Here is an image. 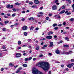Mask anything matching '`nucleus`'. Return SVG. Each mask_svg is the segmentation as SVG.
Returning a JSON list of instances; mask_svg holds the SVG:
<instances>
[{"label": "nucleus", "mask_w": 74, "mask_h": 74, "mask_svg": "<svg viewBox=\"0 0 74 74\" xmlns=\"http://www.w3.org/2000/svg\"><path fill=\"white\" fill-rule=\"evenodd\" d=\"M24 35L25 36H27V33L25 32L24 33Z\"/></svg>", "instance_id": "obj_28"}, {"label": "nucleus", "mask_w": 74, "mask_h": 74, "mask_svg": "<svg viewBox=\"0 0 74 74\" xmlns=\"http://www.w3.org/2000/svg\"><path fill=\"white\" fill-rule=\"evenodd\" d=\"M56 53L57 54H59V50H56Z\"/></svg>", "instance_id": "obj_13"}, {"label": "nucleus", "mask_w": 74, "mask_h": 74, "mask_svg": "<svg viewBox=\"0 0 74 74\" xmlns=\"http://www.w3.org/2000/svg\"><path fill=\"white\" fill-rule=\"evenodd\" d=\"M18 23H16L15 24V26H18Z\"/></svg>", "instance_id": "obj_54"}, {"label": "nucleus", "mask_w": 74, "mask_h": 74, "mask_svg": "<svg viewBox=\"0 0 74 74\" xmlns=\"http://www.w3.org/2000/svg\"><path fill=\"white\" fill-rule=\"evenodd\" d=\"M70 14H71V13L70 12H68V13H67V14H66L67 15H70Z\"/></svg>", "instance_id": "obj_55"}, {"label": "nucleus", "mask_w": 74, "mask_h": 74, "mask_svg": "<svg viewBox=\"0 0 74 74\" xmlns=\"http://www.w3.org/2000/svg\"><path fill=\"white\" fill-rule=\"evenodd\" d=\"M70 64L71 65V67H73V66H74V63H72L71 64Z\"/></svg>", "instance_id": "obj_35"}, {"label": "nucleus", "mask_w": 74, "mask_h": 74, "mask_svg": "<svg viewBox=\"0 0 74 74\" xmlns=\"http://www.w3.org/2000/svg\"><path fill=\"white\" fill-rule=\"evenodd\" d=\"M22 29L23 30H26L27 29V27L25 25L23 27Z\"/></svg>", "instance_id": "obj_5"}, {"label": "nucleus", "mask_w": 74, "mask_h": 74, "mask_svg": "<svg viewBox=\"0 0 74 74\" xmlns=\"http://www.w3.org/2000/svg\"><path fill=\"white\" fill-rule=\"evenodd\" d=\"M52 14L51 13L49 14V16H52Z\"/></svg>", "instance_id": "obj_49"}, {"label": "nucleus", "mask_w": 74, "mask_h": 74, "mask_svg": "<svg viewBox=\"0 0 74 74\" xmlns=\"http://www.w3.org/2000/svg\"><path fill=\"white\" fill-rule=\"evenodd\" d=\"M32 71L33 74H43L42 72L40 71L35 68H32Z\"/></svg>", "instance_id": "obj_2"}, {"label": "nucleus", "mask_w": 74, "mask_h": 74, "mask_svg": "<svg viewBox=\"0 0 74 74\" xmlns=\"http://www.w3.org/2000/svg\"><path fill=\"white\" fill-rule=\"evenodd\" d=\"M65 71H69V69L67 68H66L65 69Z\"/></svg>", "instance_id": "obj_40"}, {"label": "nucleus", "mask_w": 74, "mask_h": 74, "mask_svg": "<svg viewBox=\"0 0 74 74\" xmlns=\"http://www.w3.org/2000/svg\"><path fill=\"white\" fill-rule=\"evenodd\" d=\"M65 39L66 40V41H69V38H68L67 37H65Z\"/></svg>", "instance_id": "obj_25"}, {"label": "nucleus", "mask_w": 74, "mask_h": 74, "mask_svg": "<svg viewBox=\"0 0 74 74\" xmlns=\"http://www.w3.org/2000/svg\"><path fill=\"white\" fill-rule=\"evenodd\" d=\"M28 41V42H29V41H32V39H28L27 40Z\"/></svg>", "instance_id": "obj_43"}, {"label": "nucleus", "mask_w": 74, "mask_h": 74, "mask_svg": "<svg viewBox=\"0 0 74 74\" xmlns=\"http://www.w3.org/2000/svg\"><path fill=\"white\" fill-rule=\"evenodd\" d=\"M33 29H34V27L33 26H31L30 28V30H33Z\"/></svg>", "instance_id": "obj_15"}, {"label": "nucleus", "mask_w": 74, "mask_h": 74, "mask_svg": "<svg viewBox=\"0 0 74 74\" xmlns=\"http://www.w3.org/2000/svg\"><path fill=\"white\" fill-rule=\"evenodd\" d=\"M2 48L3 49H5V48H6L4 46H3Z\"/></svg>", "instance_id": "obj_53"}, {"label": "nucleus", "mask_w": 74, "mask_h": 74, "mask_svg": "<svg viewBox=\"0 0 74 74\" xmlns=\"http://www.w3.org/2000/svg\"><path fill=\"white\" fill-rule=\"evenodd\" d=\"M57 9H58V8H57L56 5H53L52 6V10H56Z\"/></svg>", "instance_id": "obj_3"}, {"label": "nucleus", "mask_w": 74, "mask_h": 74, "mask_svg": "<svg viewBox=\"0 0 74 74\" xmlns=\"http://www.w3.org/2000/svg\"><path fill=\"white\" fill-rule=\"evenodd\" d=\"M18 45H20V44H21V41H19L18 42Z\"/></svg>", "instance_id": "obj_30"}, {"label": "nucleus", "mask_w": 74, "mask_h": 74, "mask_svg": "<svg viewBox=\"0 0 74 74\" xmlns=\"http://www.w3.org/2000/svg\"><path fill=\"white\" fill-rule=\"evenodd\" d=\"M36 60V59L35 58H34L33 59V61H35Z\"/></svg>", "instance_id": "obj_61"}, {"label": "nucleus", "mask_w": 74, "mask_h": 74, "mask_svg": "<svg viewBox=\"0 0 74 74\" xmlns=\"http://www.w3.org/2000/svg\"><path fill=\"white\" fill-rule=\"evenodd\" d=\"M74 19L73 18H71L70 19V21H71V22L72 21H74Z\"/></svg>", "instance_id": "obj_34"}, {"label": "nucleus", "mask_w": 74, "mask_h": 74, "mask_svg": "<svg viewBox=\"0 0 74 74\" xmlns=\"http://www.w3.org/2000/svg\"><path fill=\"white\" fill-rule=\"evenodd\" d=\"M11 28H13V27H14V25H12L10 26Z\"/></svg>", "instance_id": "obj_51"}, {"label": "nucleus", "mask_w": 74, "mask_h": 74, "mask_svg": "<svg viewBox=\"0 0 74 74\" xmlns=\"http://www.w3.org/2000/svg\"><path fill=\"white\" fill-rule=\"evenodd\" d=\"M62 9H65V6H63L62 7Z\"/></svg>", "instance_id": "obj_36"}, {"label": "nucleus", "mask_w": 74, "mask_h": 74, "mask_svg": "<svg viewBox=\"0 0 74 74\" xmlns=\"http://www.w3.org/2000/svg\"><path fill=\"white\" fill-rule=\"evenodd\" d=\"M7 8H9L10 7H11V5H10V4L7 5H6Z\"/></svg>", "instance_id": "obj_18"}, {"label": "nucleus", "mask_w": 74, "mask_h": 74, "mask_svg": "<svg viewBox=\"0 0 74 74\" xmlns=\"http://www.w3.org/2000/svg\"><path fill=\"white\" fill-rule=\"evenodd\" d=\"M22 14H25V11H23L22 12Z\"/></svg>", "instance_id": "obj_57"}, {"label": "nucleus", "mask_w": 74, "mask_h": 74, "mask_svg": "<svg viewBox=\"0 0 74 74\" xmlns=\"http://www.w3.org/2000/svg\"><path fill=\"white\" fill-rule=\"evenodd\" d=\"M3 31V32H5L6 31V28H4L2 29Z\"/></svg>", "instance_id": "obj_31"}, {"label": "nucleus", "mask_w": 74, "mask_h": 74, "mask_svg": "<svg viewBox=\"0 0 74 74\" xmlns=\"http://www.w3.org/2000/svg\"><path fill=\"white\" fill-rule=\"evenodd\" d=\"M59 1L58 0H56L55 2L54 3H57V2H58Z\"/></svg>", "instance_id": "obj_45"}, {"label": "nucleus", "mask_w": 74, "mask_h": 74, "mask_svg": "<svg viewBox=\"0 0 74 74\" xmlns=\"http://www.w3.org/2000/svg\"><path fill=\"white\" fill-rule=\"evenodd\" d=\"M1 15H5V14L4 13H1L0 14Z\"/></svg>", "instance_id": "obj_42"}, {"label": "nucleus", "mask_w": 74, "mask_h": 74, "mask_svg": "<svg viewBox=\"0 0 74 74\" xmlns=\"http://www.w3.org/2000/svg\"><path fill=\"white\" fill-rule=\"evenodd\" d=\"M36 49L37 50H39L40 49V48L39 46H38L36 47Z\"/></svg>", "instance_id": "obj_23"}, {"label": "nucleus", "mask_w": 74, "mask_h": 74, "mask_svg": "<svg viewBox=\"0 0 74 74\" xmlns=\"http://www.w3.org/2000/svg\"><path fill=\"white\" fill-rule=\"evenodd\" d=\"M28 60H30L32 59V57H30L29 58H28Z\"/></svg>", "instance_id": "obj_29"}, {"label": "nucleus", "mask_w": 74, "mask_h": 74, "mask_svg": "<svg viewBox=\"0 0 74 74\" xmlns=\"http://www.w3.org/2000/svg\"><path fill=\"white\" fill-rule=\"evenodd\" d=\"M64 12H65V10H62V11L60 12L59 13L60 14H63Z\"/></svg>", "instance_id": "obj_11"}, {"label": "nucleus", "mask_w": 74, "mask_h": 74, "mask_svg": "<svg viewBox=\"0 0 74 74\" xmlns=\"http://www.w3.org/2000/svg\"><path fill=\"white\" fill-rule=\"evenodd\" d=\"M72 52V51H69V52H66L65 51H63L62 53V54L64 55V54H69V53H71Z\"/></svg>", "instance_id": "obj_4"}, {"label": "nucleus", "mask_w": 74, "mask_h": 74, "mask_svg": "<svg viewBox=\"0 0 74 74\" xmlns=\"http://www.w3.org/2000/svg\"><path fill=\"white\" fill-rule=\"evenodd\" d=\"M9 65L10 67H13V66H14V65L13 64H12V63H10L9 64Z\"/></svg>", "instance_id": "obj_12"}, {"label": "nucleus", "mask_w": 74, "mask_h": 74, "mask_svg": "<svg viewBox=\"0 0 74 74\" xmlns=\"http://www.w3.org/2000/svg\"><path fill=\"white\" fill-rule=\"evenodd\" d=\"M46 38H47V39L51 40V39H52V36H46Z\"/></svg>", "instance_id": "obj_6"}, {"label": "nucleus", "mask_w": 74, "mask_h": 74, "mask_svg": "<svg viewBox=\"0 0 74 74\" xmlns=\"http://www.w3.org/2000/svg\"><path fill=\"white\" fill-rule=\"evenodd\" d=\"M49 33H50V34H53V32H52V31L49 32Z\"/></svg>", "instance_id": "obj_63"}, {"label": "nucleus", "mask_w": 74, "mask_h": 74, "mask_svg": "<svg viewBox=\"0 0 74 74\" xmlns=\"http://www.w3.org/2000/svg\"><path fill=\"white\" fill-rule=\"evenodd\" d=\"M68 3H69V4H71V0H70V1Z\"/></svg>", "instance_id": "obj_56"}, {"label": "nucleus", "mask_w": 74, "mask_h": 74, "mask_svg": "<svg viewBox=\"0 0 74 74\" xmlns=\"http://www.w3.org/2000/svg\"><path fill=\"white\" fill-rule=\"evenodd\" d=\"M71 9H66V11H70Z\"/></svg>", "instance_id": "obj_41"}, {"label": "nucleus", "mask_w": 74, "mask_h": 74, "mask_svg": "<svg viewBox=\"0 0 74 74\" xmlns=\"http://www.w3.org/2000/svg\"><path fill=\"white\" fill-rule=\"evenodd\" d=\"M50 18H49V17H47L45 19L46 20H48Z\"/></svg>", "instance_id": "obj_26"}, {"label": "nucleus", "mask_w": 74, "mask_h": 74, "mask_svg": "<svg viewBox=\"0 0 74 74\" xmlns=\"http://www.w3.org/2000/svg\"><path fill=\"white\" fill-rule=\"evenodd\" d=\"M4 70V68H2L1 69V71H3Z\"/></svg>", "instance_id": "obj_62"}, {"label": "nucleus", "mask_w": 74, "mask_h": 74, "mask_svg": "<svg viewBox=\"0 0 74 74\" xmlns=\"http://www.w3.org/2000/svg\"><path fill=\"white\" fill-rule=\"evenodd\" d=\"M3 17L4 18H5L6 19H7V18H8V17L7 16H4Z\"/></svg>", "instance_id": "obj_38"}, {"label": "nucleus", "mask_w": 74, "mask_h": 74, "mask_svg": "<svg viewBox=\"0 0 74 74\" xmlns=\"http://www.w3.org/2000/svg\"><path fill=\"white\" fill-rule=\"evenodd\" d=\"M43 56H44V55H43L42 54H41V55H39V57H40V58H41L42 57H43Z\"/></svg>", "instance_id": "obj_27"}, {"label": "nucleus", "mask_w": 74, "mask_h": 74, "mask_svg": "<svg viewBox=\"0 0 74 74\" xmlns=\"http://www.w3.org/2000/svg\"><path fill=\"white\" fill-rule=\"evenodd\" d=\"M9 22V21H5V24H7V23H8Z\"/></svg>", "instance_id": "obj_21"}, {"label": "nucleus", "mask_w": 74, "mask_h": 74, "mask_svg": "<svg viewBox=\"0 0 74 74\" xmlns=\"http://www.w3.org/2000/svg\"><path fill=\"white\" fill-rule=\"evenodd\" d=\"M29 4H31V5H32V4H33V2H29Z\"/></svg>", "instance_id": "obj_39"}, {"label": "nucleus", "mask_w": 74, "mask_h": 74, "mask_svg": "<svg viewBox=\"0 0 74 74\" xmlns=\"http://www.w3.org/2000/svg\"><path fill=\"white\" fill-rule=\"evenodd\" d=\"M50 45L49 46V47H52L53 46V42H50Z\"/></svg>", "instance_id": "obj_10"}, {"label": "nucleus", "mask_w": 74, "mask_h": 74, "mask_svg": "<svg viewBox=\"0 0 74 74\" xmlns=\"http://www.w3.org/2000/svg\"><path fill=\"white\" fill-rule=\"evenodd\" d=\"M29 21H33V20H34V18L33 17H30L29 18Z\"/></svg>", "instance_id": "obj_9"}, {"label": "nucleus", "mask_w": 74, "mask_h": 74, "mask_svg": "<svg viewBox=\"0 0 74 74\" xmlns=\"http://www.w3.org/2000/svg\"><path fill=\"white\" fill-rule=\"evenodd\" d=\"M71 62H74V59H72L71 60Z\"/></svg>", "instance_id": "obj_33"}, {"label": "nucleus", "mask_w": 74, "mask_h": 74, "mask_svg": "<svg viewBox=\"0 0 74 74\" xmlns=\"http://www.w3.org/2000/svg\"><path fill=\"white\" fill-rule=\"evenodd\" d=\"M28 60H29L28 58H26L25 59V61L26 62H27V61H28Z\"/></svg>", "instance_id": "obj_22"}, {"label": "nucleus", "mask_w": 74, "mask_h": 74, "mask_svg": "<svg viewBox=\"0 0 74 74\" xmlns=\"http://www.w3.org/2000/svg\"><path fill=\"white\" fill-rule=\"evenodd\" d=\"M58 27H55L54 28V29L55 30H58Z\"/></svg>", "instance_id": "obj_46"}, {"label": "nucleus", "mask_w": 74, "mask_h": 74, "mask_svg": "<svg viewBox=\"0 0 74 74\" xmlns=\"http://www.w3.org/2000/svg\"><path fill=\"white\" fill-rule=\"evenodd\" d=\"M42 49H45V48L43 47H42Z\"/></svg>", "instance_id": "obj_59"}, {"label": "nucleus", "mask_w": 74, "mask_h": 74, "mask_svg": "<svg viewBox=\"0 0 74 74\" xmlns=\"http://www.w3.org/2000/svg\"><path fill=\"white\" fill-rule=\"evenodd\" d=\"M7 15L8 16H10V14H7Z\"/></svg>", "instance_id": "obj_64"}, {"label": "nucleus", "mask_w": 74, "mask_h": 74, "mask_svg": "<svg viewBox=\"0 0 74 74\" xmlns=\"http://www.w3.org/2000/svg\"><path fill=\"white\" fill-rule=\"evenodd\" d=\"M44 47H47V45H45L43 46Z\"/></svg>", "instance_id": "obj_50"}, {"label": "nucleus", "mask_w": 74, "mask_h": 74, "mask_svg": "<svg viewBox=\"0 0 74 74\" xmlns=\"http://www.w3.org/2000/svg\"><path fill=\"white\" fill-rule=\"evenodd\" d=\"M64 47H69V46L68 45H65L63 46Z\"/></svg>", "instance_id": "obj_14"}, {"label": "nucleus", "mask_w": 74, "mask_h": 74, "mask_svg": "<svg viewBox=\"0 0 74 74\" xmlns=\"http://www.w3.org/2000/svg\"><path fill=\"white\" fill-rule=\"evenodd\" d=\"M23 67H27V65L26 64H24L23 65Z\"/></svg>", "instance_id": "obj_16"}, {"label": "nucleus", "mask_w": 74, "mask_h": 74, "mask_svg": "<svg viewBox=\"0 0 74 74\" xmlns=\"http://www.w3.org/2000/svg\"><path fill=\"white\" fill-rule=\"evenodd\" d=\"M15 4L16 5H21V4L19 3L18 2L16 3H15Z\"/></svg>", "instance_id": "obj_17"}, {"label": "nucleus", "mask_w": 74, "mask_h": 74, "mask_svg": "<svg viewBox=\"0 0 74 74\" xmlns=\"http://www.w3.org/2000/svg\"><path fill=\"white\" fill-rule=\"evenodd\" d=\"M67 66L68 67H69V68H71V65H70V64L67 65Z\"/></svg>", "instance_id": "obj_19"}, {"label": "nucleus", "mask_w": 74, "mask_h": 74, "mask_svg": "<svg viewBox=\"0 0 74 74\" xmlns=\"http://www.w3.org/2000/svg\"><path fill=\"white\" fill-rule=\"evenodd\" d=\"M19 71H20V70H18L16 71V73H19Z\"/></svg>", "instance_id": "obj_37"}, {"label": "nucleus", "mask_w": 74, "mask_h": 74, "mask_svg": "<svg viewBox=\"0 0 74 74\" xmlns=\"http://www.w3.org/2000/svg\"><path fill=\"white\" fill-rule=\"evenodd\" d=\"M59 4H60V3H56V5H59Z\"/></svg>", "instance_id": "obj_52"}, {"label": "nucleus", "mask_w": 74, "mask_h": 74, "mask_svg": "<svg viewBox=\"0 0 74 74\" xmlns=\"http://www.w3.org/2000/svg\"><path fill=\"white\" fill-rule=\"evenodd\" d=\"M40 14H41L42 15H43V13L41 12H40L39 13Z\"/></svg>", "instance_id": "obj_44"}, {"label": "nucleus", "mask_w": 74, "mask_h": 74, "mask_svg": "<svg viewBox=\"0 0 74 74\" xmlns=\"http://www.w3.org/2000/svg\"><path fill=\"white\" fill-rule=\"evenodd\" d=\"M39 29V28H36L35 29V30H38Z\"/></svg>", "instance_id": "obj_47"}, {"label": "nucleus", "mask_w": 74, "mask_h": 74, "mask_svg": "<svg viewBox=\"0 0 74 74\" xmlns=\"http://www.w3.org/2000/svg\"><path fill=\"white\" fill-rule=\"evenodd\" d=\"M12 10L14 11H16V9H15V8L13 9Z\"/></svg>", "instance_id": "obj_48"}, {"label": "nucleus", "mask_w": 74, "mask_h": 74, "mask_svg": "<svg viewBox=\"0 0 74 74\" xmlns=\"http://www.w3.org/2000/svg\"><path fill=\"white\" fill-rule=\"evenodd\" d=\"M61 18V17H60V16H58L57 17V19H59L60 18Z\"/></svg>", "instance_id": "obj_58"}, {"label": "nucleus", "mask_w": 74, "mask_h": 74, "mask_svg": "<svg viewBox=\"0 0 74 74\" xmlns=\"http://www.w3.org/2000/svg\"><path fill=\"white\" fill-rule=\"evenodd\" d=\"M57 25H58L56 23H55V24H53V25H52V26H53V27H55V26H57Z\"/></svg>", "instance_id": "obj_20"}, {"label": "nucleus", "mask_w": 74, "mask_h": 74, "mask_svg": "<svg viewBox=\"0 0 74 74\" xmlns=\"http://www.w3.org/2000/svg\"><path fill=\"white\" fill-rule=\"evenodd\" d=\"M37 66L43 69L45 71H47L49 68V64L47 62H40L37 64Z\"/></svg>", "instance_id": "obj_1"}, {"label": "nucleus", "mask_w": 74, "mask_h": 74, "mask_svg": "<svg viewBox=\"0 0 74 74\" xmlns=\"http://www.w3.org/2000/svg\"><path fill=\"white\" fill-rule=\"evenodd\" d=\"M26 12H30V10H28L26 11Z\"/></svg>", "instance_id": "obj_60"}, {"label": "nucleus", "mask_w": 74, "mask_h": 74, "mask_svg": "<svg viewBox=\"0 0 74 74\" xmlns=\"http://www.w3.org/2000/svg\"><path fill=\"white\" fill-rule=\"evenodd\" d=\"M34 3L35 4H38L40 3V1L37 0H35Z\"/></svg>", "instance_id": "obj_8"}, {"label": "nucleus", "mask_w": 74, "mask_h": 74, "mask_svg": "<svg viewBox=\"0 0 74 74\" xmlns=\"http://www.w3.org/2000/svg\"><path fill=\"white\" fill-rule=\"evenodd\" d=\"M16 15V13H14L13 14H12V17H14V16H15Z\"/></svg>", "instance_id": "obj_24"}, {"label": "nucleus", "mask_w": 74, "mask_h": 74, "mask_svg": "<svg viewBox=\"0 0 74 74\" xmlns=\"http://www.w3.org/2000/svg\"><path fill=\"white\" fill-rule=\"evenodd\" d=\"M32 8H36V6L35 5H34L32 7Z\"/></svg>", "instance_id": "obj_32"}, {"label": "nucleus", "mask_w": 74, "mask_h": 74, "mask_svg": "<svg viewBox=\"0 0 74 74\" xmlns=\"http://www.w3.org/2000/svg\"><path fill=\"white\" fill-rule=\"evenodd\" d=\"M16 57L17 58H19L21 57V54L19 53H17L16 55Z\"/></svg>", "instance_id": "obj_7"}]
</instances>
